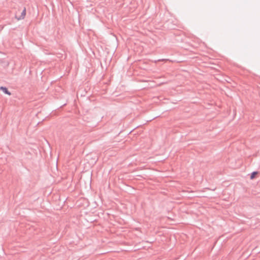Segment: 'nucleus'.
<instances>
[{
    "mask_svg": "<svg viewBox=\"0 0 260 260\" xmlns=\"http://www.w3.org/2000/svg\"><path fill=\"white\" fill-rule=\"evenodd\" d=\"M0 90H2L4 93L9 95L11 94V92L8 90L6 87L1 86L0 87Z\"/></svg>",
    "mask_w": 260,
    "mask_h": 260,
    "instance_id": "1",
    "label": "nucleus"
},
{
    "mask_svg": "<svg viewBox=\"0 0 260 260\" xmlns=\"http://www.w3.org/2000/svg\"><path fill=\"white\" fill-rule=\"evenodd\" d=\"M25 15H26V9H25V8H24V9L21 14V16H20L19 18H18V19L19 20V19H24Z\"/></svg>",
    "mask_w": 260,
    "mask_h": 260,
    "instance_id": "2",
    "label": "nucleus"
},
{
    "mask_svg": "<svg viewBox=\"0 0 260 260\" xmlns=\"http://www.w3.org/2000/svg\"><path fill=\"white\" fill-rule=\"evenodd\" d=\"M258 172L257 171H254L251 173L250 178V179H253L254 178L255 175L257 174Z\"/></svg>",
    "mask_w": 260,
    "mask_h": 260,
    "instance_id": "3",
    "label": "nucleus"
}]
</instances>
